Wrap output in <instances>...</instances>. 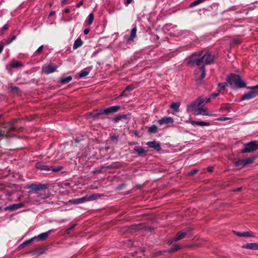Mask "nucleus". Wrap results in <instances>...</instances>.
Instances as JSON below:
<instances>
[{"label": "nucleus", "mask_w": 258, "mask_h": 258, "mask_svg": "<svg viewBox=\"0 0 258 258\" xmlns=\"http://www.w3.org/2000/svg\"><path fill=\"white\" fill-rule=\"evenodd\" d=\"M227 81L230 86L234 89L243 88L246 84L242 80L239 75L231 73L227 77Z\"/></svg>", "instance_id": "20e7f679"}, {"label": "nucleus", "mask_w": 258, "mask_h": 258, "mask_svg": "<svg viewBox=\"0 0 258 258\" xmlns=\"http://www.w3.org/2000/svg\"><path fill=\"white\" fill-rule=\"evenodd\" d=\"M62 168H63L62 166H56V167L51 166V170L53 172H57V171H60Z\"/></svg>", "instance_id": "58836bf2"}, {"label": "nucleus", "mask_w": 258, "mask_h": 258, "mask_svg": "<svg viewBox=\"0 0 258 258\" xmlns=\"http://www.w3.org/2000/svg\"><path fill=\"white\" fill-rule=\"evenodd\" d=\"M137 28L136 27H135L133 28L131 32V34L130 37L127 39V42L129 43L131 41H133L135 38L136 37V33H137Z\"/></svg>", "instance_id": "4be33fe9"}, {"label": "nucleus", "mask_w": 258, "mask_h": 258, "mask_svg": "<svg viewBox=\"0 0 258 258\" xmlns=\"http://www.w3.org/2000/svg\"><path fill=\"white\" fill-rule=\"evenodd\" d=\"M83 44V42L80 38H78L76 39L74 43L73 48L74 49H76L78 48L81 46Z\"/></svg>", "instance_id": "cd10ccee"}, {"label": "nucleus", "mask_w": 258, "mask_h": 258, "mask_svg": "<svg viewBox=\"0 0 258 258\" xmlns=\"http://www.w3.org/2000/svg\"><path fill=\"white\" fill-rule=\"evenodd\" d=\"M12 41L11 40H8L7 43H6V44L7 45H8V44H10Z\"/></svg>", "instance_id": "69168bd1"}, {"label": "nucleus", "mask_w": 258, "mask_h": 258, "mask_svg": "<svg viewBox=\"0 0 258 258\" xmlns=\"http://www.w3.org/2000/svg\"><path fill=\"white\" fill-rule=\"evenodd\" d=\"M233 233L237 236L239 237H253V233L251 231H246V232H238L233 231Z\"/></svg>", "instance_id": "dca6fc26"}, {"label": "nucleus", "mask_w": 258, "mask_h": 258, "mask_svg": "<svg viewBox=\"0 0 258 258\" xmlns=\"http://www.w3.org/2000/svg\"><path fill=\"white\" fill-rule=\"evenodd\" d=\"M54 14V12L52 11V12H51L49 13V16H51L53 15Z\"/></svg>", "instance_id": "338daca9"}, {"label": "nucleus", "mask_w": 258, "mask_h": 258, "mask_svg": "<svg viewBox=\"0 0 258 258\" xmlns=\"http://www.w3.org/2000/svg\"><path fill=\"white\" fill-rule=\"evenodd\" d=\"M211 100V99L210 97H200L187 106V110L189 111H192L196 107L200 106L204 102L208 103Z\"/></svg>", "instance_id": "423d86ee"}, {"label": "nucleus", "mask_w": 258, "mask_h": 258, "mask_svg": "<svg viewBox=\"0 0 258 258\" xmlns=\"http://www.w3.org/2000/svg\"><path fill=\"white\" fill-rule=\"evenodd\" d=\"M247 88L250 89L251 90L242 95L240 98V100L243 101L245 100H249L254 98L258 95V85L254 86L248 87Z\"/></svg>", "instance_id": "0eeeda50"}, {"label": "nucleus", "mask_w": 258, "mask_h": 258, "mask_svg": "<svg viewBox=\"0 0 258 258\" xmlns=\"http://www.w3.org/2000/svg\"><path fill=\"white\" fill-rule=\"evenodd\" d=\"M90 70L88 68H86L83 70H82L79 73V78H83L87 76Z\"/></svg>", "instance_id": "bb28decb"}, {"label": "nucleus", "mask_w": 258, "mask_h": 258, "mask_svg": "<svg viewBox=\"0 0 258 258\" xmlns=\"http://www.w3.org/2000/svg\"><path fill=\"white\" fill-rule=\"evenodd\" d=\"M49 187V184H28L26 186V188L28 189H31L34 191L42 190L45 189H47Z\"/></svg>", "instance_id": "1a4fd4ad"}, {"label": "nucleus", "mask_w": 258, "mask_h": 258, "mask_svg": "<svg viewBox=\"0 0 258 258\" xmlns=\"http://www.w3.org/2000/svg\"><path fill=\"white\" fill-rule=\"evenodd\" d=\"M133 0H126V1L124 2V5L126 6H127L130 4H131Z\"/></svg>", "instance_id": "864d4df0"}, {"label": "nucleus", "mask_w": 258, "mask_h": 258, "mask_svg": "<svg viewBox=\"0 0 258 258\" xmlns=\"http://www.w3.org/2000/svg\"><path fill=\"white\" fill-rule=\"evenodd\" d=\"M192 234L193 233L191 229L189 227H186L185 228L178 232L173 238L168 241L167 244L169 245H171L174 241L181 240L185 237H190L192 235Z\"/></svg>", "instance_id": "39448f33"}, {"label": "nucleus", "mask_w": 258, "mask_h": 258, "mask_svg": "<svg viewBox=\"0 0 258 258\" xmlns=\"http://www.w3.org/2000/svg\"><path fill=\"white\" fill-rule=\"evenodd\" d=\"M213 167H208V171L209 172H212L213 171Z\"/></svg>", "instance_id": "052dcab7"}, {"label": "nucleus", "mask_w": 258, "mask_h": 258, "mask_svg": "<svg viewBox=\"0 0 258 258\" xmlns=\"http://www.w3.org/2000/svg\"><path fill=\"white\" fill-rule=\"evenodd\" d=\"M146 145L150 148H153L157 151H159L161 150L160 145L155 141L148 142Z\"/></svg>", "instance_id": "2eb2a0df"}, {"label": "nucleus", "mask_w": 258, "mask_h": 258, "mask_svg": "<svg viewBox=\"0 0 258 258\" xmlns=\"http://www.w3.org/2000/svg\"><path fill=\"white\" fill-rule=\"evenodd\" d=\"M130 114H120L116 116L115 117L112 118V121L114 123H117L120 120H126L130 118Z\"/></svg>", "instance_id": "4468645a"}, {"label": "nucleus", "mask_w": 258, "mask_h": 258, "mask_svg": "<svg viewBox=\"0 0 258 258\" xmlns=\"http://www.w3.org/2000/svg\"><path fill=\"white\" fill-rule=\"evenodd\" d=\"M76 224H74L69 228L71 231L72 230H73L76 227Z\"/></svg>", "instance_id": "13d9d810"}, {"label": "nucleus", "mask_w": 258, "mask_h": 258, "mask_svg": "<svg viewBox=\"0 0 258 258\" xmlns=\"http://www.w3.org/2000/svg\"><path fill=\"white\" fill-rule=\"evenodd\" d=\"M258 149V142L252 141L244 145V148L241 150V153H251Z\"/></svg>", "instance_id": "6e6552de"}, {"label": "nucleus", "mask_w": 258, "mask_h": 258, "mask_svg": "<svg viewBox=\"0 0 258 258\" xmlns=\"http://www.w3.org/2000/svg\"><path fill=\"white\" fill-rule=\"evenodd\" d=\"M26 245V244H23V243H22L20 246L22 247H24V246H25Z\"/></svg>", "instance_id": "774afa93"}, {"label": "nucleus", "mask_w": 258, "mask_h": 258, "mask_svg": "<svg viewBox=\"0 0 258 258\" xmlns=\"http://www.w3.org/2000/svg\"><path fill=\"white\" fill-rule=\"evenodd\" d=\"M90 31V30L89 29H85L84 30V34L85 35H87L89 33Z\"/></svg>", "instance_id": "5fc2aeb1"}, {"label": "nucleus", "mask_w": 258, "mask_h": 258, "mask_svg": "<svg viewBox=\"0 0 258 258\" xmlns=\"http://www.w3.org/2000/svg\"><path fill=\"white\" fill-rule=\"evenodd\" d=\"M119 139L118 136L113 135L110 137V140L112 142L116 143Z\"/></svg>", "instance_id": "ea45409f"}, {"label": "nucleus", "mask_w": 258, "mask_h": 258, "mask_svg": "<svg viewBox=\"0 0 258 258\" xmlns=\"http://www.w3.org/2000/svg\"><path fill=\"white\" fill-rule=\"evenodd\" d=\"M17 120H14L9 122H5L0 126V138H7L13 133L18 132L15 123Z\"/></svg>", "instance_id": "f03ea898"}, {"label": "nucleus", "mask_w": 258, "mask_h": 258, "mask_svg": "<svg viewBox=\"0 0 258 258\" xmlns=\"http://www.w3.org/2000/svg\"><path fill=\"white\" fill-rule=\"evenodd\" d=\"M83 3H84V1H83V0L81 1L79 3H78L76 5V7L80 8L81 6H82L83 5Z\"/></svg>", "instance_id": "09e8293b"}, {"label": "nucleus", "mask_w": 258, "mask_h": 258, "mask_svg": "<svg viewBox=\"0 0 258 258\" xmlns=\"http://www.w3.org/2000/svg\"><path fill=\"white\" fill-rule=\"evenodd\" d=\"M120 108L119 105L110 106L104 109V115H109L117 112Z\"/></svg>", "instance_id": "9b49d317"}, {"label": "nucleus", "mask_w": 258, "mask_h": 258, "mask_svg": "<svg viewBox=\"0 0 258 258\" xmlns=\"http://www.w3.org/2000/svg\"><path fill=\"white\" fill-rule=\"evenodd\" d=\"M218 93H213L211 95L210 98H211V99H214L218 96Z\"/></svg>", "instance_id": "8fccbe9b"}, {"label": "nucleus", "mask_w": 258, "mask_h": 258, "mask_svg": "<svg viewBox=\"0 0 258 258\" xmlns=\"http://www.w3.org/2000/svg\"><path fill=\"white\" fill-rule=\"evenodd\" d=\"M43 45H41L40 46L38 49L36 51V53H40L42 50H43Z\"/></svg>", "instance_id": "de8ad7c7"}, {"label": "nucleus", "mask_w": 258, "mask_h": 258, "mask_svg": "<svg viewBox=\"0 0 258 258\" xmlns=\"http://www.w3.org/2000/svg\"><path fill=\"white\" fill-rule=\"evenodd\" d=\"M86 201V198L83 197V198L77 199H75L74 200H71L69 201V202H70L72 204L77 205V204H79L81 203H83Z\"/></svg>", "instance_id": "a878e982"}, {"label": "nucleus", "mask_w": 258, "mask_h": 258, "mask_svg": "<svg viewBox=\"0 0 258 258\" xmlns=\"http://www.w3.org/2000/svg\"><path fill=\"white\" fill-rule=\"evenodd\" d=\"M23 63L21 61L13 60L10 63V66L13 68H18L22 67Z\"/></svg>", "instance_id": "5701e85b"}, {"label": "nucleus", "mask_w": 258, "mask_h": 258, "mask_svg": "<svg viewBox=\"0 0 258 258\" xmlns=\"http://www.w3.org/2000/svg\"><path fill=\"white\" fill-rule=\"evenodd\" d=\"M173 119L171 117H163L158 120V123L160 125L167 124L169 123H172Z\"/></svg>", "instance_id": "f3484780"}, {"label": "nucleus", "mask_w": 258, "mask_h": 258, "mask_svg": "<svg viewBox=\"0 0 258 258\" xmlns=\"http://www.w3.org/2000/svg\"><path fill=\"white\" fill-rule=\"evenodd\" d=\"M103 115H104V109H96L90 113V115L94 119L98 118Z\"/></svg>", "instance_id": "ddd939ff"}, {"label": "nucleus", "mask_w": 258, "mask_h": 258, "mask_svg": "<svg viewBox=\"0 0 258 258\" xmlns=\"http://www.w3.org/2000/svg\"><path fill=\"white\" fill-rule=\"evenodd\" d=\"M68 0H62L61 2V5L62 6H64Z\"/></svg>", "instance_id": "6e6d98bb"}, {"label": "nucleus", "mask_w": 258, "mask_h": 258, "mask_svg": "<svg viewBox=\"0 0 258 258\" xmlns=\"http://www.w3.org/2000/svg\"><path fill=\"white\" fill-rule=\"evenodd\" d=\"M255 159L256 157L253 156L245 159H243L244 161V165L251 164Z\"/></svg>", "instance_id": "7c9ffc66"}, {"label": "nucleus", "mask_w": 258, "mask_h": 258, "mask_svg": "<svg viewBox=\"0 0 258 258\" xmlns=\"http://www.w3.org/2000/svg\"><path fill=\"white\" fill-rule=\"evenodd\" d=\"M134 151L137 153L138 156H142L146 152V151L143 148L140 146L135 147L134 148Z\"/></svg>", "instance_id": "b1692460"}, {"label": "nucleus", "mask_w": 258, "mask_h": 258, "mask_svg": "<svg viewBox=\"0 0 258 258\" xmlns=\"http://www.w3.org/2000/svg\"><path fill=\"white\" fill-rule=\"evenodd\" d=\"M204 1H205V0H196L190 4V7H195V6L198 5L204 2Z\"/></svg>", "instance_id": "c9c22d12"}, {"label": "nucleus", "mask_w": 258, "mask_h": 258, "mask_svg": "<svg viewBox=\"0 0 258 258\" xmlns=\"http://www.w3.org/2000/svg\"><path fill=\"white\" fill-rule=\"evenodd\" d=\"M241 42V41L239 39H233L232 41V43L234 45L239 44Z\"/></svg>", "instance_id": "37998d69"}, {"label": "nucleus", "mask_w": 258, "mask_h": 258, "mask_svg": "<svg viewBox=\"0 0 258 258\" xmlns=\"http://www.w3.org/2000/svg\"><path fill=\"white\" fill-rule=\"evenodd\" d=\"M198 171H199L198 169H192L188 173V175L189 176H192V175H195V174H196L198 172Z\"/></svg>", "instance_id": "79ce46f5"}, {"label": "nucleus", "mask_w": 258, "mask_h": 258, "mask_svg": "<svg viewBox=\"0 0 258 258\" xmlns=\"http://www.w3.org/2000/svg\"><path fill=\"white\" fill-rule=\"evenodd\" d=\"M11 91L13 92H17L19 90V88L17 87H11Z\"/></svg>", "instance_id": "49530a36"}, {"label": "nucleus", "mask_w": 258, "mask_h": 258, "mask_svg": "<svg viewBox=\"0 0 258 258\" xmlns=\"http://www.w3.org/2000/svg\"><path fill=\"white\" fill-rule=\"evenodd\" d=\"M70 9H69V8H66V9H64V12L65 13H69V12H70Z\"/></svg>", "instance_id": "bf43d9fd"}, {"label": "nucleus", "mask_w": 258, "mask_h": 258, "mask_svg": "<svg viewBox=\"0 0 258 258\" xmlns=\"http://www.w3.org/2000/svg\"><path fill=\"white\" fill-rule=\"evenodd\" d=\"M235 164H236V165H237V166H239V165H244L243 160H241V159L238 160V161H237L236 162Z\"/></svg>", "instance_id": "a18cd8bd"}, {"label": "nucleus", "mask_w": 258, "mask_h": 258, "mask_svg": "<svg viewBox=\"0 0 258 258\" xmlns=\"http://www.w3.org/2000/svg\"><path fill=\"white\" fill-rule=\"evenodd\" d=\"M71 232V230H70L69 228L67 229L66 230V233L67 234H69Z\"/></svg>", "instance_id": "e2e57ef3"}, {"label": "nucleus", "mask_w": 258, "mask_h": 258, "mask_svg": "<svg viewBox=\"0 0 258 258\" xmlns=\"http://www.w3.org/2000/svg\"><path fill=\"white\" fill-rule=\"evenodd\" d=\"M181 248V246L178 243H175L172 247L168 250L169 253H173Z\"/></svg>", "instance_id": "c85d7f7f"}, {"label": "nucleus", "mask_w": 258, "mask_h": 258, "mask_svg": "<svg viewBox=\"0 0 258 258\" xmlns=\"http://www.w3.org/2000/svg\"><path fill=\"white\" fill-rule=\"evenodd\" d=\"M241 190V187H238L234 190L235 191H240Z\"/></svg>", "instance_id": "0e129e2a"}, {"label": "nucleus", "mask_w": 258, "mask_h": 258, "mask_svg": "<svg viewBox=\"0 0 258 258\" xmlns=\"http://www.w3.org/2000/svg\"><path fill=\"white\" fill-rule=\"evenodd\" d=\"M35 238V237H34L31 239H28V240H26L25 241H24L23 242V244H26V245H27L30 244L33 241V239H34Z\"/></svg>", "instance_id": "c03bdc74"}, {"label": "nucleus", "mask_w": 258, "mask_h": 258, "mask_svg": "<svg viewBox=\"0 0 258 258\" xmlns=\"http://www.w3.org/2000/svg\"><path fill=\"white\" fill-rule=\"evenodd\" d=\"M24 205L25 204L23 202L14 204L6 207L5 208V210H10L11 211H13L20 208H23V207H24Z\"/></svg>", "instance_id": "f8f14e48"}, {"label": "nucleus", "mask_w": 258, "mask_h": 258, "mask_svg": "<svg viewBox=\"0 0 258 258\" xmlns=\"http://www.w3.org/2000/svg\"><path fill=\"white\" fill-rule=\"evenodd\" d=\"M72 79L71 76H68L66 78L62 77L60 79V83L62 84H66L70 82Z\"/></svg>", "instance_id": "473e14b6"}, {"label": "nucleus", "mask_w": 258, "mask_h": 258, "mask_svg": "<svg viewBox=\"0 0 258 258\" xmlns=\"http://www.w3.org/2000/svg\"><path fill=\"white\" fill-rule=\"evenodd\" d=\"M158 127L156 125H152L151 126L149 127L148 130V133L150 134L157 133L158 132Z\"/></svg>", "instance_id": "2f4dec72"}, {"label": "nucleus", "mask_w": 258, "mask_h": 258, "mask_svg": "<svg viewBox=\"0 0 258 258\" xmlns=\"http://www.w3.org/2000/svg\"><path fill=\"white\" fill-rule=\"evenodd\" d=\"M112 167L111 165H108V166H104V165H102L100 167V169H98V170H95L94 172V173H101L103 169H110Z\"/></svg>", "instance_id": "72a5a7b5"}, {"label": "nucleus", "mask_w": 258, "mask_h": 258, "mask_svg": "<svg viewBox=\"0 0 258 258\" xmlns=\"http://www.w3.org/2000/svg\"><path fill=\"white\" fill-rule=\"evenodd\" d=\"M242 247L246 249L258 250V243H250L244 244Z\"/></svg>", "instance_id": "6ab92c4d"}, {"label": "nucleus", "mask_w": 258, "mask_h": 258, "mask_svg": "<svg viewBox=\"0 0 258 258\" xmlns=\"http://www.w3.org/2000/svg\"><path fill=\"white\" fill-rule=\"evenodd\" d=\"M17 120H14L9 122H5L0 126V138H7L13 133L18 132L15 123Z\"/></svg>", "instance_id": "7ed1b4c3"}, {"label": "nucleus", "mask_w": 258, "mask_h": 258, "mask_svg": "<svg viewBox=\"0 0 258 258\" xmlns=\"http://www.w3.org/2000/svg\"><path fill=\"white\" fill-rule=\"evenodd\" d=\"M227 86V84L226 83H222L218 84V90L219 91L223 90L225 89L226 87Z\"/></svg>", "instance_id": "e433bc0d"}, {"label": "nucleus", "mask_w": 258, "mask_h": 258, "mask_svg": "<svg viewBox=\"0 0 258 258\" xmlns=\"http://www.w3.org/2000/svg\"><path fill=\"white\" fill-rule=\"evenodd\" d=\"M214 60V55L209 52H206L204 54L201 52L193 53L189 58L188 63L191 64L195 63L197 66H202L195 71V79L197 84L201 85L203 80L206 76L205 64H210Z\"/></svg>", "instance_id": "f257e3e1"}, {"label": "nucleus", "mask_w": 258, "mask_h": 258, "mask_svg": "<svg viewBox=\"0 0 258 258\" xmlns=\"http://www.w3.org/2000/svg\"><path fill=\"white\" fill-rule=\"evenodd\" d=\"M36 167L37 169L46 171H49L51 169V166L46 165L40 162H38L36 164Z\"/></svg>", "instance_id": "aec40b11"}, {"label": "nucleus", "mask_w": 258, "mask_h": 258, "mask_svg": "<svg viewBox=\"0 0 258 258\" xmlns=\"http://www.w3.org/2000/svg\"><path fill=\"white\" fill-rule=\"evenodd\" d=\"M125 92H126V91H125V90H124L123 91H122V92L120 93V94L119 95V97H122V96H127V95H126V94H125Z\"/></svg>", "instance_id": "603ef678"}, {"label": "nucleus", "mask_w": 258, "mask_h": 258, "mask_svg": "<svg viewBox=\"0 0 258 258\" xmlns=\"http://www.w3.org/2000/svg\"><path fill=\"white\" fill-rule=\"evenodd\" d=\"M135 88V87L133 85L131 84L128 86H127L125 88V91H131L133 90H134Z\"/></svg>", "instance_id": "a19ab883"}, {"label": "nucleus", "mask_w": 258, "mask_h": 258, "mask_svg": "<svg viewBox=\"0 0 258 258\" xmlns=\"http://www.w3.org/2000/svg\"><path fill=\"white\" fill-rule=\"evenodd\" d=\"M191 124L192 125H197L198 126H209L210 123L204 121H192Z\"/></svg>", "instance_id": "393cba45"}, {"label": "nucleus", "mask_w": 258, "mask_h": 258, "mask_svg": "<svg viewBox=\"0 0 258 258\" xmlns=\"http://www.w3.org/2000/svg\"><path fill=\"white\" fill-rule=\"evenodd\" d=\"M179 102H172L170 105V108L173 109L175 112H178L180 106Z\"/></svg>", "instance_id": "c756f323"}, {"label": "nucleus", "mask_w": 258, "mask_h": 258, "mask_svg": "<svg viewBox=\"0 0 258 258\" xmlns=\"http://www.w3.org/2000/svg\"><path fill=\"white\" fill-rule=\"evenodd\" d=\"M4 49V45L3 41L0 42V53L2 52Z\"/></svg>", "instance_id": "3c124183"}, {"label": "nucleus", "mask_w": 258, "mask_h": 258, "mask_svg": "<svg viewBox=\"0 0 258 258\" xmlns=\"http://www.w3.org/2000/svg\"><path fill=\"white\" fill-rule=\"evenodd\" d=\"M57 66L52 63L45 64L42 67V72L45 74H49L56 71Z\"/></svg>", "instance_id": "9d476101"}, {"label": "nucleus", "mask_w": 258, "mask_h": 258, "mask_svg": "<svg viewBox=\"0 0 258 258\" xmlns=\"http://www.w3.org/2000/svg\"><path fill=\"white\" fill-rule=\"evenodd\" d=\"M94 20V15L93 13H90L88 16V19L87 20V23L88 25H90L92 24Z\"/></svg>", "instance_id": "f704fd0d"}, {"label": "nucleus", "mask_w": 258, "mask_h": 258, "mask_svg": "<svg viewBox=\"0 0 258 258\" xmlns=\"http://www.w3.org/2000/svg\"><path fill=\"white\" fill-rule=\"evenodd\" d=\"M194 114L197 115L199 114H202L203 115H212V114L211 113H209L206 109L202 107H199L197 110L195 111Z\"/></svg>", "instance_id": "a211bd4d"}, {"label": "nucleus", "mask_w": 258, "mask_h": 258, "mask_svg": "<svg viewBox=\"0 0 258 258\" xmlns=\"http://www.w3.org/2000/svg\"><path fill=\"white\" fill-rule=\"evenodd\" d=\"M16 39V36L14 35V36H13L10 39V40L13 41H14V40H15Z\"/></svg>", "instance_id": "680f3d73"}, {"label": "nucleus", "mask_w": 258, "mask_h": 258, "mask_svg": "<svg viewBox=\"0 0 258 258\" xmlns=\"http://www.w3.org/2000/svg\"><path fill=\"white\" fill-rule=\"evenodd\" d=\"M53 231V229H51L47 232L41 233L38 236V238L40 240H45L48 237L50 233Z\"/></svg>", "instance_id": "412c9836"}, {"label": "nucleus", "mask_w": 258, "mask_h": 258, "mask_svg": "<svg viewBox=\"0 0 258 258\" xmlns=\"http://www.w3.org/2000/svg\"><path fill=\"white\" fill-rule=\"evenodd\" d=\"M76 224H74L69 228L71 231L72 230H73L76 227Z\"/></svg>", "instance_id": "4d7b16f0"}, {"label": "nucleus", "mask_w": 258, "mask_h": 258, "mask_svg": "<svg viewBox=\"0 0 258 258\" xmlns=\"http://www.w3.org/2000/svg\"><path fill=\"white\" fill-rule=\"evenodd\" d=\"M9 26L8 24H5L1 30V35H2L6 31H7L9 29Z\"/></svg>", "instance_id": "4c0bfd02"}]
</instances>
